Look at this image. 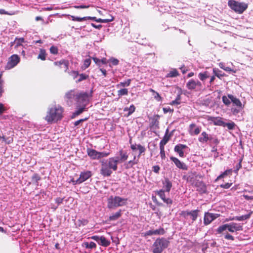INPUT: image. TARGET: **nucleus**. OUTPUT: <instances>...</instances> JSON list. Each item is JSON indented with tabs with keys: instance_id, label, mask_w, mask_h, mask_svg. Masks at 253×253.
<instances>
[{
	"instance_id": "1",
	"label": "nucleus",
	"mask_w": 253,
	"mask_h": 253,
	"mask_svg": "<svg viewBox=\"0 0 253 253\" xmlns=\"http://www.w3.org/2000/svg\"><path fill=\"white\" fill-rule=\"evenodd\" d=\"M64 108L58 104L50 106L47 108L44 120L48 124L56 123L63 118Z\"/></svg>"
},
{
	"instance_id": "2",
	"label": "nucleus",
	"mask_w": 253,
	"mask_h": 253,
	"mask_svg": "<svg viewBox=\"0 0 253 253\" xmlns=\"http://www.w3.org/2000/svg\"><path fill=\"white\" fill-rule=\"evenodd\" d=\"M117 169L118 163L113 157L101 161L100 173L104 177L110 176L112 173V170L116 171Z\"/></svg>"
},
{
	"instance_id": "3",
	"label": "nucleus",
	"mask_w": 253,
	"mask_h": 253,
	"mask_svg": "<svg viewBox=\"0 0 253 253\" xmlns=\"http://www.w3.org/2000/svg\"><path fill=\"white\" fill-rule=\"evenodd\" d=\"M129 143L130 144V148L133 151H135L136 150L139 151V155L136 157L134 156L132 160H130L126 164V168L129 169L133 167L135 165H136L139 162V158L141 154L144 153L146 151L145 148L141 145V144H136V143H132V140H129Z\"/></svg>"
},
{
	"instance_id": "4",
	"label": "nucleus",
	"mask_w": 253,
	"mask_h": 253,
	"mask_svg": "<svg viewBox=\"0 0 253 253\" xmlns=\"http://www.w3.org/2000/svg\"><path fill=\"white\" fill-rule=\"evenodd\" d=\"M127 199L119 196H111L107 200V207L109 209L123 207L127 204Z\"/></svg>"
},
{
	"instance_id": "5",
	"label": "nucleus",
	"mask_w": 253,
	"mask_h": 253,
	"mask_svg": "<svg viewBox=\"0 0 253 253\" xmlns=\"http://www.w3.org/2000/svg\"><path fill=\"white\" fill-rule=\"evenodd\" d=\"M169 241L165 238L157 239L153 244V253H162L163 251L168 247Z\"/></svg>"
},
{
	"instance_id": "6",
	"label": "nucleus",
	"mask_w": 253,
	"mask_h": 253,
	"mask_svg": "<svg viewBox=\"0 0 253 253\" xmlns=\"http://www.w3.org/2000/svg\"><path fill=\"white\" fill-rule=\"evenodd\" d=\"M230 7L238 13H242L248 7L247 4L230 0L228 2Z\"/></svg>"
},
{
	"instance_id": "7",
	"label": "nucleus",
	"mask_w": 253,
	"mask_h": 253,
	"mask_svg": "<svg viewBox=\"0 0 253 253\" xmlns=\"http://www.w3.org/2000/svg\"><path fill=\"white\" fill-rule=\"evenodd\" d=\"M20 58L17 54H13L10 56L7 60L4 69L6 70H10L14 68L20 62Z\"/></svg>"
},
{
	"instance_id": "8",
	"label": "nucleus",
	"mask_w": 253,
	"mask_h": 253,
	"mask_svg": "<svg viewBox=\"0 0 253 253\" xmlns=\"http://www.w3.org/2000/svg\"><path fill=\"white\" fill-rule=\"evenodd\" d=\"M87 155L89 156L92 159H99L103 157H105L108 156L109 154V152H98L94 149L87 148L86 150Z\"/></svg>"
},
{
	"instance_id": "9",
	"label": "nucleus",
	"mask_w": 253,
	"mask_h": 253,
	"mask_svg": "<svg viewBox=\"0 0 253 253\" xmlns=\"http://www.w3.org/2000/svg\"><path fill=\"white\" fill-rule=\"evenodd\" d=\"M199 210H195L191 211H183L180 213V215L185 219H187L188 216H190L193 221H195L199 215Z\"/></svg>"
},
{
	"instance_id": "10",
	"label": "nucleus",
	"mask_w": 253,
	"mask_h": 253,
	"mask_svg": "<svg viewBox=\"0 0 253 253\" xmlns=\"http://www.w3.org/2000/svg\"><path fill=\"white\" fill-rule=\"evenodd\" d=\"M242 226L236 223H231L222 225V231L228 230L231 232L242 230Z\"/></svg>"
},
{
	"instance_id": "11",
	"label": "nucleus",
	"mask_w": 253,
	"mask_h": 253,
	"mask_svg": "<svg viewBox=\"0 0 253 253\" xmlns=\"http://www.w3.org/2000/svg\"><path fill=\"white\" fill-rule=\"evenodd\" d=\"M91 175L90 171H83L81 172L79 178L76 180H72V182L74 184H81L90 178Z\"/></svg>"
},
{
	"instance_id": "12",
	"label": "nucleus",
	"mask_w": 253,
	"mask_h": 253,
	"mask_svg": "<svg viewBox=\"0 0 253 253\" xmlns=\"http://www.w3.org/2000/svg\"><path fill=\"white\" fill-rule=\"evenodd\" d=\"M218 216H219V214L206 212L204 218V224L206 225L209 224L212 221Z\"/></svg>"
},
{
	"instance_id": "13",
	"label": "nucleus",
	"mask_w": 253,
	"mask_h": 253,
	"mask_svg": "<svg viewBox=\"0 0 253 253\" xmlns=\"http://www.w3.org/2000/svg\"><path fill=\"white\" fill-rule=\"evenodd\" d=\"M170 159L174 163L177 168L182 170L188 169L187 166L184 163L181 162L177 158L171 156L170 157Z\"/></svg>"
},
{
	"instance_id": "14",
	"label": "nucleus",
	"mask_w": 253,
	"mask_h": 253,
	"mask_svg": "<svg viewBox=\"0 0 253 253\" xmlns=\"http://www.w3.org/2000/svg\"><path fill=\"white\" fill-rule=\"evenodd\" d=\"M119 157H113L117 161V163L118 164L119 163H122L125 161H126L128 158V155L127 152L125 151H124L123 149H121L119 151Z\"/></svg>"
},
{
	"instance_id": "15",
	"label": "nucleus",
	"mask_w": 253,
	"mask_h": 253,
	"mask_svg": "<svg viewBox=\"0 0 253 253\" xmlns=\"http://www.w3.org/2000/svg\"><path fill=\"white\" fill-rule=\"evenodd\" d=\"M187 148L188 147L185 144H178L175 146L174 151L178 154L179 157L183 158L185 157L183 150Z\"/></svg>"
},
{
	"instance_id": "16",
	"label": "nucleus",
	"mask_w": 253,
	"mask_h": 253,
	"mask_svg": "<svg viewBox=\"0 0 253 253\" xmlns=\"http://www.w3.org/2000/svg\"><path fill=\"white\" fill-rule=\"evenodd\" d=\"M77 106H82L83 105L85 102V107L89 103L88 96H77Z\"/></svg>"
},
{
	"instance_id": "17",
	"label": "nucleus",
	"mask_w": 253,
	"mask_h": 253,
	"mask_svg": "<svg viewBox=\"0 0 253 253\" xmlns=\"http://www.w3.org/2000/svg\"><path fill=\"white\" fill-rule=\"evenodd\" d=\"M201 86V83L198 81L190 80L187 83V87L189 89H199Z\"/></svg>"
},
{
	"instance_id": "18",
	"label": "nucleus",
	"mask_w": 253,
	"mask_h": 253,
	"mask_svg": "<svg viewBox=\"0 0 253 253\" xmlns=\"http://www.w3.org/2000/svg\"><path fill=\"white\" fill-rule=\"evenodd\" d=\"M165 231L163 228H160L156 230H150L144 233L145 236H151L153 235H164Z\"/></svg>"
},
{
	"instance_id": "19",
	"label": "nucleus",
	"mask_w": 253,
	"mask_h": 253,
	"mask_svg": "<svg viewBox=\"0 0 253 253\" xmlns=\"http://www.w3.org/2000/svg\"><path fill=\"white\" fill-rule=\"evenodd\" d=\"M190 133L191 134L198 135L200 133L201 129L199 127H196V125L191 124L189 126Z\"/></svg>"
},
{
	"instance_id": "20",
	"label": "nucleus",
	"mask_w": 253,
	"mask_h": 253,
	"mask_svg": "<svg viewBox=\"0 0 253 253\" xmlns=\"http://www.w3.org/2000/svg\"><path fill=\"white\" fill-rule=\"evenodd\" d=\"M84 102H86L85 101ZM77 110L73 113L72 118H73L77 116H78L82 114L84 111L85 110V103L82 106H77Z\"/></svg>"
},
{
	"instance_id": "21",
	"label": "nucleus",
	"mask_w": 253,
	"mask_h": 253,
	"mask_svg": "<svg viewBox=\"0 0 253 253\" xmlns=\"http://www.w3.org/2000/svg\"><path fill=\"white\" fill-rule=\"evenodd\" d=\"M169 130H167L166 132L163 137L161 140L160 143V146L164 147V146L168 143L170 139V135L168 134Z\"/></svg>"
},
{
	"instance_id": "22",
	"label": "nucleus",
	"mask_w": 253,
	"mask_h": 253,
	"mask_svg": "<svg viewBox=\"0 0 253 253\" xmlns=\"http://www.w3.org/2000/svg\"><path fill=\"white\" fill-rule=\"evenodd\" d=\"M252 211H250L249 212V213L247 214H245V215H242V216H235V217L233 218L232 219H234V220H238V221H243V220H245L246 219H249L252 214Z\"/></svg>"
},
{
	"instance_id": "23",
	"label": "nucleus",
	"mask_w": 253,
	"mask_h": 253,
	"mask_svg": "<svg viewBox=\"0 0 253 253\" xmlns=\"http://www.w3.org/2000/svg\"><path fill=\"white\" fill-rule=\"evenodd\" d=\"M122 215V211L120 210L116 212L113 215H111L109 217V221H114L117 220Z\"/></svg>"
},
{
	"instance_id": "24",
	"label": "nucleus",
	"mask_w": 253,
	"mask_h": 253,
	"mask_svg": "<svg viewBox=\"0 0 253 253\" xmlns=\"http://www.w3.org/2000/svg\"><path fill=\"white\" fill-rule=\"evenodd\" d=\"M98 244L102 246L107 247L109 246L110 242L105 237L101 236Z\"/></svg>"
},
{
	"instance_id": "25",
	"label": "nucleus",
	"mask_w": 253,
	"mask_h": 253,
	"mask_svg": "<svg viewBox=\"0 0 253 253\" xmlns=\"http://www.w3.org/2000/svg\"><path fill=\"white\" fill-rule=\"evenodd\" d=\"M54 64L55 66H61V65H63L66 70H67L68 69V67L69 62L67 60H62L60 61L55 62L54 63Z\"/></svg>"
},
{
	"instance_id": "26",
	"label": "nucleus",
	"mask_w": 253,
	"mask_h": 253,
	"mask_svg": "<svg viewBox=\"0 0 253 253\" xmlns=\"http://www.w3.org/2000/svg\"><path fill=\"white\" fill-rule=\"evenodd\" d=\"M235 126V123L232 121L227 123L222 122V126L227 127L229 130L234 129Z\"/></svg>"
},
{
	"instance_id": "27",
	"label": "nucleus",
	"mask_w": 253,
	"mask_h": 253,
	"mask_svg": "<svg viewBox=\"0 0 253 253\" xmlns=\"http://www.w3.org/2000/svg\"><path fill=\"white\" fill-rule=\"evenodd\" d=\"M209 139V135L206 132H203L201 136L199 138V141L202 143L207 142Z\"/></svg>"
},
{
	"instance_id": "28",
	"label": "nucleus",
	"mask_w": 253,
	"mask_h": 253,
	"mask_svg": "<svg viewBox=\"0 0 253 253\" xmlns=\"http://www.w3.org/2000/svg\"><path fill=\"white\" fill-rule=\"evenodd\" d=\"M24 42V39L23 38H16L15 40V48L22 46V43Z\"/></svg>"
},
{
	"instance_id": "29",
	"label": "nucleus",
	"mask_w": 253,
	"mask_h": 253,
	"mask_svg": "<svg viewBox=\"0 0 253 253\" xmlns=\"http://www.w3.org/2000/svg\"><path fill=\"white\" fill-rule=\"evenodd\" d=\"M164 184V187L166 188V191L168 192L170 191V190L172 187V183L169 180L168 178L165 179Z\"/></svg>"
},
{
	"instance_id": "30",
	"label": "nucleus",
	"mask_w": 253,
	"mask_h": 253,
	"mask_svg": "<svg viewBox=\"0 0 253 253\" xmlns=\"http://www.w3.org/2000/svg\"><path fill=\"white\" fill-rule=\"evenodd\" d=\"M41 177L38 173H35L32 177V182L36 185H38V181L40 180Z\"/></svg>"
},
{
	"instance_id": "31",
	"label": "nucleus",
	"mask_w": 253,
	"mask_h": 253,
	"mask_svg": "<svg viewBox=\"0 0 253 253\" xmlns=\"http://www.w3.org/2000/svg\"><path fill=\"white\" fill-rule=\"evenodd\" d=\"M230 97V98L231 99L233 104H235L236 106L242 108V103L241 101L237 98H235L234 96H228Z\"/></svg>"
},
{
	"instance_id": "32",
	"label": "nucleus",
	"mask_w": 253,
	"mask_h": 253,
	"mask_svg": "<svg viewBox=\"0 0 253 253\" xmlns=\"http://www.w3.org/2000/svg\"><path fill=\"white\" fill-rule=\"evenodd\" d=\"M46 58V52L44 49H41L40 53L38 55V58L42 60H45Z\"/></svg>"
},
{
	"instance_id": "33",
	"label": "nucleus",
	"mask_w": 253,
	"mask_h": 253,
	"mask_svg": "<svg viewBox=\"0 0 253 253\" xmlns=\"http://www.w3.org/2000/svg\"><path fill=\"white\" fill-rule=\"evenodd\" d=\"M198 77L201 81H204L209 77V75L207 72H205L204 73H200Z\"/></svg>"
},
{
	"instance_id": "34",
	"label": "nucleus",
	"mask_w": 253,
	"mask_h": 253,
	"mask_svg": "<svg viewBox=\"0 0 253 253\" xmlns=\"http://www.w3.org/2000/svg\"><path fill=\"white\" fill-rule=\"evenodd\" d=\"M178 75V73L176 69H172L171 71L169 72V74L167 75V77L172 78L175 77Z\"/></svg>"
},
{
	"instance_id": "35",
	"label": "nucleus",
	"mask_w": 253,
	"mask_h": 253,
	"mask_svg": "<svg viewBox=\"0 0 253 253\" xmlns=\"http://www.w3.org/2000/svg\"><path fill=\"white\" fill-rule=\"evenodd\" d=\"M181 103L180 96H177L176 98L172 101H171L169 104L171 105H177Z\"/></svg>"
},
{
	"instance_id": "36",
	"label": "nucleus",
	"mask_w": 253,
	"mask_h": 253,
	"mask_svg": "<svg viewBox=\"0 0 253 253\" xmlns=\"http://www.w3.org/2000/svg\"><path fill=\"white\" fill-rule=\"evenodd\" d=\"M108 62L110 63V66H111V65H117L119 64V60L115 58L114 57L110 58L109 59V60L108 61Z\"/></svg>"
},
{
	"instance_id": "37",
	"label": "nucleus",
	"mask_w": 253,
	"mask_h": 253,
	"mask_svg": "<svg viewBox=\"0 0 253 253\" xmlns=\"http://www.w3.org/2000/svg\"><path fill=\"white\" fill-rule=\"evenodd\" d=\"M69 16H70L72 18V20L74 21L81 22V21L86 20V18H84V17L81 18V17H76V16H73V15H69Z\"/></svg>"
},
{
	"instance_id": "38",
	"label": "nucleus",
	"mask_w": 253,
	"mask_h": 253,
	"mask_svg": "<svg viewBox=\"0 0 253 253\" xmlns=\"http://www.w3.org/2000/svg\"><path fill=\"white\" fill-rule=\"evenodd\" d=\"M78 76L79 79L76 81V82H80L84 80H85L87 77V76L83 74L79 75Z\"/></svg>"
},
{
	"instance_id": "39",
	"label": "nucleus",
	"mask_w": 253,
	"mask_h": 253,
	"mask_svg": "<svg viewBox=\"0 0 253 253\" xmlns=\"http://www.w3.org/2000/svg\"><path fill=\"white\" fill-rule=\"evenodd\" d=\"M160 149L161 157L162 159H165L166 157V155L164 147L160 146Z\"/></svg>"
},
{
	"instance_id": "40",
	"label": "nucleus",
	"mask_w": 253,
	"mask_h": 253,
	"mask_svg": "<svg viewBox=\"0 0 253 253\" xmlns=\"http://www.w3.org/2000/svg\"><path fill=\"white\" fill-rule=\"evenodd\" d=\"M50 51L52 54H56L58 53V48L56 46H52L50 48Z\"/></svg>"
},
{
	"instance_id": "41",
	"label": "nucleus",
	"mask_w": 253,
	"mask_h": 253,
	"mask_svg": "<svg viewBox=\"0 0 253 253\" xmlns=\"http://www.w3.org/2000/svg\"><path fill=\"white\" fill-rule=\"evenodd\" d=\"M91 61L90 59H86L84 61V69L87 68L88 67L90 64Z\"/></svg>"
},
{
	"instance_id": "42",
	"label": "nucleus",
	"mask_w": 253,
	"mask_h": 253,
	"mask_svg": "<svg viewBox=\"0 0 253 253\" xmlns=\"http://www.w3.org/2000/svg\"><path fill=\"white\" fill-rule=\"evenodd\" d=\"M158 195L163 200V201H164L166 198L164 191H163L162 190H161L158 192Z\"/></svg>"
},
{
	"instance_id": "43",
	"label": "nucleus",
	"mask_w": 253,
	"mask_h": 253,
	"mask_svg": "<svg viewBox=\"0 0 253 253\" xmlns=\"http://www.w3.org/2000/svg\"><path fill=\"white\" fill-rule=\"evenodd\" d=\"M213 73H214V76H216L217 77H218L219 79H220V77L221 76V74L220 73V71L216 69H213Z\"/></svg>"
},
{
	"instance_id": "44",
	"label": "nucleus",
	"mask_w": 253,
	"mask_h": 253,
	"mask_svg": "<svg viewBox=\"0 0 253 253\" xmlns=\"http://www.w3.org/2000/svg\"><path fill=\"white\" fill-rule=\"evenodd\" d=\"M55 201L56 203L57 204V206H59L61 204L63 203L64 200V198L57 197L55 199Z\"/></svg>"
},
{
	"instance_id": "45",
	"label": "nucleus",
	"mask_w": 253,
	"mask_h": 253,
	"mask_svg": "<svg viewBox=\"0 0 253 253\" xmlns=\"http://www.w3.org/2000/svg\"><path fill=\"white\" fill-rule=\"evenodd\" d=\"M70 76H71L74 79H75L79 75V73L77 71H72L69 73Z\"/></svg>"
},
{
	"instance_id": "46",
	"label": "nucleus",
	"mask_w": 253,
	"mask_h": 253,
	"mask_svg": "<svg viewBox=\"0 0 253 253\" xmlns=\"http://www.w3.org/2000/svg\"><path fill=\"white\" fill-rule=\"evenodd\" d=\"M135 110V107L133 105H131L130 106L129 108H128V115H130L132 113H133Z\"/></svg>"
},
{
	"instance_id": "47",
	"label": "nucleus",
	"mask_w": 253,
	"mask_h": 253,
	"mask_svg": "<svg viewBox=\"0 0 253 253\" xmlns=\"http://www.w3.org/2000/svg\"><path fill=\"white\" fill-rule=\"evenodd\" d=\"M13 141V138L12 136H9L6 138V140H5V142L8 144L12 143Z\"/></svg>"
},
{
	"instance_id": "48",
	"label": "nucleus",
	"mask_w": 253,
	"mask_h": 253,
	"mask_svg": "<svg viewBox=\"0 0 253 253\" xmlns=\"http://www.w3.org/2000/svg\"><path fill=\"white\" fill-rule=\"evenodd\" d=\"M163 112L165 114H166L168 112L170 113H173V109H170L169 107L168 108H163Z\"/></svg>"
},
{
	"instance_id": "49",
	"label": "nucleus",
	"mask_w": 253,
	"mask_h": 253,
	"mask_svg": "<svg viewBox=\"0 0 253 253\" xmlns=\"http://www.w3.org/2000/svg\"><path fill=\"white\" fill-rule=\"evenodd\" d=\"M87 120V118H85L84 119H80L79 120H78L77 121H76L75 123H74V126H78L81 123H82L86 120Z\"/></svg>"
},
{
	"instance_id": "50",
	"label": "nucleus",
	"mask_w": 253,
	"mask_h": 253,
	"mask_svg": "<svg viewBox=\"0 0 253 253\" xmlns=\"http://www.w3.org/2000/svg\"><path fill=\"white\" fill-rule=\"evenodd\" d=\"M127 92H128V91H127V89H126V88L122 89L119 91V95H125V94H126L127 93Z\"/></svg>"
},
{
	"instance_id": "51",
	"label": "nucleus",
	"mask_w": 253,
	"mask_h": 253,
	"mask_svg": "<svg viewBox=\"0 0 253 253\" xmlns=\"http://www.w3.org/2000/svg\"><path fill=\"white\" fill-rule=\"evenodd\" d=\"M96 248V245L94 242H91L88 243V249H95Z\"/></svg>"
},
{
	"instance_id": "52",
	"label": "nucleus",
	"mask_w": 253,
	"mask_h": 253,
	"mask_svg": "<svg viewBox=\"0 0 253 253\" xmlns=\"http://www.w3.org/2000/svg\"><path fill=\"white\" fill-rule=\"evenodd\" d=\"M160 169V168L159 166H154L153 167V170L154 172L158 173L159 172V170Z\"/></svg>"
},
{
	"instance_id": "53",
	"label": "nucleus",
	"mask_w": 253,
	"mask_h": 253,
	"mask_svg": "<svg viewBox=\"0 0 253 253\" xmlns=\"http://www.w3.org/2000/svg\"><path fill=\"white\" fill-rule=\"evenodd\" d=\"M6 109L4 107V105L2 103H0V115H1Z\"/></svg>"
},
{
	"instance_id": "54",
	"label": "nucleus",
	"mask_w": 253,
	"mask_h": 253,
	"mask_svg": "<svg viewBox=\"0 0 253 253\" xmlns=\"http://www.w3.org/2000/svg\"><path fill=\"white\" fill-rule=\"evenodd\" d=\"M74 7L77 9H82V8H87L89 7V5H75Z\"/></svg>"
},
{
	"instance_id": "55",
	"label": "nucleus",
	"mask_w": 253,
	"mask_h": 253,
	"mask_svg": "<svg viewBox=\"0 0 253 253\" xmlns=\"http://www.w3.org/2000/svg\"><path fill=\"white\" fill-rule=\"evenodd\" d=\"M163 201L168 205H171L172 204V200L169 198H166Z\"/></svg>"
},
{
	"instance_id": "56",
	"label": "nucleus",
	"mask_w": 253,
	"mask_h": 253,
	"mask_svg": "<svg viewBox=\"0 0 253 253\" xmlns=\"http://www.w3.org/2000/svg\"><path fill=\"white\" fill-rule=\"evenodd\" d=\"M92 60L94 61V62L98 66H100V60L98 59L96 57H92Z\"/></svg>"
},
{
	"instance_id": "57",
	"label": "nucleus",
	"mask_w": 253,
	"mask_h": 253,
	"mask_svg": "<svg viewBox=\"0 0 253 253\" xmlns=\"http://www.w3.org/2000/svg\"><path fill=\"white\" fill-rule=\"evenodd\" d=\"M90 238L91 239H93V240L96 241V242H98H98H99V240L100 239V237L95 235V236H91L90 237Z\"/></svg>"
},
{
	"instance_id": "58",
	"label": "nucleus",
	"mask_w": 253,
	"mask_h": 253,
	"mask_svg": "<svg viewBox=\"0 0 253 253\" xmlns=\"http://www.w3.org/2000/svg\"><path fill=\"white\" fill-rule=\"evenodd\" d=\"M232 184V182L227 183L224 185H222V188H226V189L229 188L231 186Z\"/></svg>"
},
{
	"instance_id": "59",
	"label": "nucleus",
	"mask_w": 253,
	"mask_h": 253,
	"mask_svg": "<svg viewBox=\"0 0 253 253\" xmlns=\"http://www.w3.org/2000/svg\"><path fill=\"white\" fill-rule=\"evenodd\" d=\"M225 238L228 240H234V237L228 234H227L226 235H225Z\"/></svg>"
},
{
	"instance_id": "60",
	"label": "nucleus",
	"mask_w": 253,
	"mask_h": 253,
	"mask_svg": "<svg viewBox=\"0 0 253 253\" xmlns=\"http://www.w3.org/2000/svg\"><path fill=\"white\" fill-rule=\"evenodd\" d=\"M232 172L231 169H229L228 170H226L224 173H222V178L226 175H228L229 174H230Z\"/></svg>"
},
{
	"instance_id": "61",
	"label": "nucleus",
	"mask_w": 253,
	"mask_h": 253,
	"mask_svg": "<svg viewBox=\"0 0 253 253\" xmlns=\"http://www.w3.org/2000/svg\"><path fill=\"white\" fill-rule=\"evenodd\" d=\"M100 65H101V64H106L107 62H108L107 61V60H106V59L105 58H103L102 59H101L100 60Z\"/></svg>"
},
{
	"instance_id": "62",
	"label": "nucleus",
	"mask_w": 253,
	"mask_h": 253,
	"mask_svg": "<svg viewBox=\"0 0 253 253\" xmlns=\"http://www.w3.org/2000/svg\"><path fill=\"white\" fill-rule=\"evenodd\" d=\"M113 17H111V19H102V23H107V22H110V21H112L113 20Z\"/></svg>"
},
{
	"instance_id": "63",
	"label": "nucleus",
	"mask_w": 253,
	"mask_h": 253,
	"mask_svg": "<svg viewBox=\"0 0 253 253\" xmlns=\"http://www.w3.org/2000/svg\"><path fill=\"white\" fill-rule=\"evenodd\" d=\"M130 82V80H128L126 82H125V83H122L121 84H122L123 86H126V85L127 86L129 84Z\"/></svg>"
},
{
	"instance_id": "64",
	"label": "nucleus",
	"mask_w": 253,
	"mask_h": 253,
	"mask_svg": "<svg viewBox=\"0 0 253 253\" xmlns=\"http://www.w3.org/2000/svg\"><path fill=\"white\" fill-rule=\"evenodd\" d=\"M222 69H224L225 71H228V72H232L233 69H232L230 67H224L222 66Z\"/></svg>"
}]
</instances>
